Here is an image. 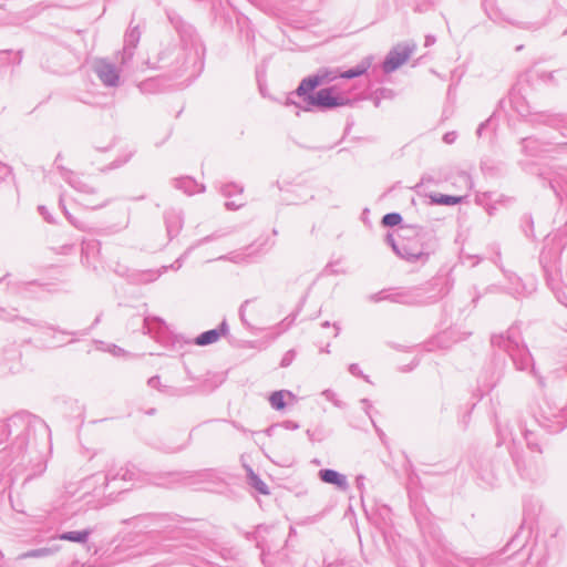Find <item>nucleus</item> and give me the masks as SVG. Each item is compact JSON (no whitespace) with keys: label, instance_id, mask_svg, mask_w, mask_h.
<instances>
[{"label":"nucleus","instance_id":"1","mask_svg":"<svg viewBox=\"0 0 567 567\" xmlns=\"http://www.w3.org/2000/svg\"><path fill=\"white\" fill-rule=\"evenodd\" d=\"M566 425L567 416L565 410L545 400L537 411L534 412L530 421L519 424L518 430L526 441L527 447L540 454L543 450L536 427H540L547 433H558Z\"/></svg>","mask_w":567,"mask_h":567},{"label":"nucleus","instance_id":"2","mask_svg":"<svg viewBox=\"0 0 567 567\" xmlns=\"http://www.w3.org/2000/svg\"><path fill=\"white\" fill-rule=\"evenodd\" d=\"M38 435L50 441L48 424L37 416L18 413L0 422V442L12 437V444L18 450L25 449L31 439L37 443Z\"/></svg>","mask_w":567,"mask_h":567},{"label":"nucleus","instance_id":"3","mask_svg":"<svg viewBox=\"0 0 567 567\" xmlns=\"http://www.w3.org/2000/svg\"><path fill=\"white\" fill-rule=\"evenodd\" d=\"M491 343L508 354L516 370L530 373L539 386L545 385L544 378L538 374L534 359L516 327H511L505 333L492 336Z\"/></svg>","mask_w":567,"mask_h":567},{"label":"nucleus","instance_id":"4","mask_svg":"<svg viewBox=\"0 0 567 567\" xmlns=\"http://www.w3.org/2000/svg\"><path fill=\"white\" fill-rule=\"evenodd\" d=\"M416 229L417 241H402L400 246H394V252L410 262L427 259L436 248V238L432 233L424 231L421 227Z\"/></svg>","mask_w":567,"mask_h":567},{"label":"nucleus","instance_id":"5","mask_svg":"<svg viewBox=\"0 0 567 567\" xmlns=\"http://www.w3.org/2000/svg\"><path fill=\"white\" fill-rule=\"evenodd\" d=\"M433 291L434 288L432 287V285H426L424 287H413L393 295H385L384 291H380L378 293L370 296V300L373 302L390 300L392 302H399L410 306H421L432 303L437 300L439 292Z\"/></svg>","mask_w":567,"mask_h":567},{"label":"nucleus","instance_id":"6","mask_svg":"<svg viewBox=\"0 0 567 567\" xmlns=\"http://www.w3.org/2000/svg\"><path fill=\"white\" fill-rule=\"evenodd\" d=\"M306 106H300L302 111L309 112L313 107L320 110H332L351 103V100L344 95L337 94V86H329L317 91L315 94H308L305 99ZM287 105H299L290 97L287 99Z\"/></svg>","mask_w":567,"mask_h":567},{"label":"nucleus","instance_id":"7","mask_svg":"<svg viewBox=\"0 0 567 567\" xmlns=\"http://www.w3.org/2000/svg\"><path fill=\"white\" fill-rule=\"evenodd\" d=\"M92 70L104 86L116 87L120 85V69L107 59H96Z\"/></svg>","mask_w":567,"mask_h":567},{"label":"nucleus","instance_id":"8","mask_svg":"<svg viewBox=\"0 0 567 567\" xmlns=\"http://www.w3.org/2000/svg\"><path fill=\"white\" fill-rule=\"evenodd\" d=\"M62 158L61 154H58L54 159V165L56 169H59L61 177L78 193L84 195H93L96 193L95 186L89 181L82 178L74 172L66 169L64 166L60 164Z\"/></svg>","mask_w":567,"mask_h":567},{"label":"nucleus","instance_id":"9","mask_svg":"<svg viewBox=\"0 0 567 567\" xmlns=\"http://www.w3.org/2000/svg\"><path fill=\"white\" fill-rule=\"evenodd\" d=\"M414 51V47L398 44L385 56L382 69L384 73H391L404 64Z\"/></svg>","mask_w":567,"mask_h":567},{"label":"nucleus","instance_id":"10","mask_svg":"<svg viewBox=\"0 0 567 567\" xmlns=\"http://www.w3.org/2000/svg\"><path fill=\"white\" fill-rule=\"evenodd\" d=\"M169 20L175 27L176 31L178 32L181 41L184 43V45H189L192 49L195 50V53L197 55L200 44L197 39L195 29L190 24L184 22L181 18L169 17Z\"/></svg>","mask_w":567,"mask_h":567},{"label":"nucleus","instance_id":"11","mask_svg":"<svg viewBox=\"0 0 567 567\" xmlns=\"http://www.w3.org/2000/svg\"><path fill=\"white\" fill-rule=\"evenodd\" d=\"M141 39V31L138 25H133L131 22L128 30L124 37V47L121 52V64H126L133 56L134 50L137 47Z\"/></svg>","mask_w":567,"mask_h":567},{"label":"nucleus","instance_id":"12","mask_svg":"<svg viewBox=\"0 0 567 567\" xmlns=\"http://www.w3.org/2000/svg\"><path fill=\"white\" fill-rule=\"evenodd\" d=\"M318 477L326 484L334 485L338 489L346 492L349 488L347 476L331 468H322Z\"/></svg>","mask_w":567,"mask_h":567},{"label":"nucleus","instance_id":"13","mask_svg":"<svg viewBox=\"0 0 567 567\" xmlns=\"http://www.w3.org/2000/svg\"><path fill=\"white\" fill-rule=\"evenodd\" d=\"M228 332V324L226 320H223L221 323L216 329H210L202 332L195 339V343L197 346H209L218 341V339Z\"/></svg>","mask_w":567,"mask_h":567},{"label":"nucleus","instance_id":"14","mask_svg":"<svg viewBox=\"0 0 567 567\" xmlns=\"http://www.w3.org/2000/svg\"><path fill=\"white\" fill-rule=\"evenodd\" d=\"M372 62H373V56L368 55V56L363 58L355 66L350 68L342 72L339 71V79L350 80V79L361 76L364 73H367V71L371 68Z\"/></svg>","mask_w":567,"mask_h":567},{"label":"nucleus","instance_id":"15","mask_svg":"<svg viewBox=\"0 0 567 567\" xmlns=\"http://www.w3.org/2000/svg\"><path fill=\"white\" fill-rule=\"evenodd\" d=\"M372 62H373V56L368 55V56L363 58L355 66L350 68L342 72L339 71V79L350 80V79L361 76L364 73H367V71L371 68Z\"/></svg>","mask_w":567,"mask_h":567},{"label":"nucleus","instance_id":"16","mask_svg":"<svg viewBox=\"0 0 567 567\" xmlns=\"http://www.w3.org/2000/svg\"><path fill=\"white\" fill-rule=\"evenodd\" d=\"M0 318L3 319V320L17 319L18 321H21L23 323L30 324L31 327L35 328L39 331H44V330L56 331L55 328H53L52 326H49V324H47V323H44L42 321H35V320H29V319H24V318H19L17 315L12 313L11 311H7L3 308H0Z\"/></svg>","mask_w":567,"mask_h":567},{"label":"nucleus","instance_id":"17","mask_svg":"<svg viewBox=\"0 0 567 567\" xmlns=\"http://www.w3.org/2000/svg\"><path fill=\"white\" fill-rule=\"evenodd\" d=\"M175 187L183 190L187 195H194L205 190L204 185L198 184L194 178L188 176L175 179Z\"/></svg>","mask_w":567,"mask_h":567},{"label":"nucleus","instance_id":"18","mask_svg":"<svg viewBox=\"0 0 567 567\" xmlns=\"http://www.w3.org/2000/svg\"><path fill=\"white\" fill-rule=\"evenodd\" d=\"M135 476V472L128 467H121L118 471L113 472L109 470L104 475V486L107 487L112 482H116L118 480L123 482L133 481Z\"/></svg>","mask_w":567,"mask_h":567},{"label":"nucleus","instance_id":"19","mask_svg":"<svg viewBox=\"0 0 567 567\" xmlns=\"http://www.w3.org/2000/svg\"><path fill=\"white\" fill-rule=\"evenodd\" d=\"M318 86H320V81L315 74H312L301 80L295 91V94L305 100L308 94H313L312 91Z\"/></svg>","mask_w":567,"mask_h":567},{"label":"nucleus","instance_id":"20","mask_svg":"<svg viewBox=\"0 0 567 567\" xmlns=\"http://www.w3.org/2000/svg\"><path fill=\"white\" fill-rule=\"evenodd\" d=\"M550 188L559 196L560 192L567 193V169L563 168L559 172H555L551 177L548 178Z\"/></svg>","mask_w":567,"mask_h":567},{"label":"nucleus","instance_id":"21","mask_svg":"<svg viewBox=\"0 0 567 567\" xmlns=\"http://www.w3.org/2000/svg\"><path fill=\"white\" fill-rule=\"evenodd\" d=\"M92 534V529L86 528L83 530H72V532H63L60 535H58L53 540H68L79 544H85Z\"/></svg>","mask_w":567,"mask_h":567},{"label":"nucleus","instance_id":"22","mask_svg":"<svg viewBox=\"0 0 567 567\" xmlns=\"http://www.w3.org/2000/svg\"><path fill=\"white\" fill-rule=\"evenodd\" d=\"M20 353L17 351H11L8 357L4 358L3 362L0 364L1 373H17L21 369L20 362Z\"/></svg>","mask_w":567,"mask_h":567},{"label":"nucleus","instance_id":"23","mask_svg":"<svg viewBox=\"0 0 567 567\" xmlns=\"http://www.w3.org/2000/svg\"><path fill=\"white\" fill-rule=\"evenodd\" d=\"M60 548H61V546L59 544L53 543V544L44 546V547H40V548L28 550V551L23 553L20 557L21 558H43V557H49V556H52L55 553H58L60 550Z\"/></svg>","mask_w":567,"mask_h":567},{"label":"nucleus","instance_id":"24","mask_svg":"<svg viewBox=\"0 0 567 567\" xmlns=\"http://www.w3.org/2000/svg\"><path fill=\"white\" fill-rule=\"evenodd\" d=\"M218 238L217 235L213 234V235H209V236H206L199 240H197L196 243H194L179 258H177L171 266L169 268L171 269H174V270H178L182 265H183V260L184 258L195 248L206 244V243H209L214 239Z\"/></svg>","mask_w":567,"mask_h":567},{"label":"nucleus","instance_id":"25","mask_svg":"<svg viewBox=\"0 0 567 567\" xmlns=\"http://www.w3.org/2000/svg\"><path fill=\"white\" fill-rule=\"evenodd\" d=\"M477 475L480 480L488 486H493L496 482V475L491 468V464L488 462H483L477 470Z\"/></svg>","mask_w":567,"mask_h":567},{"label":"nucleus","instance_id":"26","mask_svg":"<svg viewBox=\"0 0 567 567\" xmlns=\"http://www.w3.org/2000/svg\"><path fill=\"white\" fill-rule=\"evenodd\" d=\"M512 456L517 466V470L520 472L523 476L532 481H535L538 477V471H534L532 467L526 466V464L524 463V461L520 460L517 453L512 452Z\"/></svg>","mask_w":567,"mask_h":567},{"label":"nucleus","instance_id":"27","mask_svg":"<svg viewBox=\"0 0 567 567\" xmlns=\"http://www.w3.org/2000/svg\"><path fill=\"white\" fill-rule=\"evenodd\" d=\"M497 434L499 442L498 444H505L511 441L514 445L516 444L517 437L514 433V426L511 424L497 425Z\"/></svg>","mask_w":567,"mask_h":567},{"label":"nucleus","instance_id":"28","mask_svg":"<svg viewBox=\"0 0 567 567\" xmlns=\"http://www.w3.org/2000/svg\"><path fill=\"white\" fill-rule=\"evenodd\" d=\"M165 220H166L167 234L171 238H173L174 236H176L178 234L179 229L182 228V224H183L182 217L177 214L166 215Z\"/></svg>","mask_w":567,"mask_h":567},{"label":"nucleus","instance_id":"29","mask_svg":"<svg viewBox=\"0 0 567 567\" xmlns=\"http://www.w3.org/2000/svg\"><path fill=\"white\" fill-rule=\"evenodd\" d=\"M432 204L453 206L462 202L461 196L444 195V194H432L430 195Z\"/></svg>","mask_w":567,"mask_h":567},{"label":"nucleus","instance_id":"30","mask_svg":"<svg viewBox=\"0 0 567 567\" xmlns=\"http://www.w3.org/2000/svg\"><path fill=\"white\" fill-rule=\"evenodd\" d=\"M248 484L254 487L257 492H259L262 495L269 494V488L267 484L257 475L254 473L251 468L248 470Z\"/></svg>","mask_w":567,"mask_h":567},{"label":"nucleus","instance_id":"31","mask_svg":"<svg viewBox=\"0 0 567 567\" xmlns=\"http://www.w3.org/2000/svg\"><path fill=\"white\" fill-rule=\"evenodd\" d=\"M288 394L289 396H293V394L290 391L279 390L275 391L269 396V402L272 409L275 410H282L286 406L285 395Z\"/></svg>","mask_w":567,"mask_h":567},{"label":"nucleus","instance_id":"32","mask_svg":"<svg viewBox=\"0 0 567 567\" xmlns=\"http://www.w3.org/2000/svg\"><path fill=\"white\" fill-rule=\"evenodd\" d=\"M100 243L97 240H83L82 241V262L89 264V257L94 251L99 252Z\"/></svg>","mask_w":567,"mask_h":567},{"label":"nucleus","instance_id":"33","mask_svg":"<svg viewBox=\"0 0 567 567\" xmlns=\"http://www.w3.org/2000/svg\"><path fill=\"white\" fill-rule=\"evenodd\" d=\"M522 148L526 155L536 156L539 153L540 144L536 138L526 137L522 140Z\"/></svg>","mask_w":567,"mask_h":567},{"label":"nucleus","instance_id":"34","mask_svg":"<svg viewBox=\"0 0 567 567\" xmlns=\"http://www.w3.org/2000/svg\"><path fill=\"white\" fill-rule=\"evenodd\" d=\"M315 75L319 79L320 85H322L339 79V70L323 68L318 70Z\"/></svg>","mask_w":567,"mask_h":567},{"label":"nucleus","instance_id":"35","mask_svg":"<svg viewBox=\"0 0 567 567\" xmlns=\"http://www.w3.org/2000/svg\"><path fill=\"white\" fill-rule=\"evenodd\" d=\"M59 206L60 208L62 209L63 214L65 215L66 219L78 229L80 230H86L87 227L86 225L83 223V221H80L78 220L75 217H73L69 210L66 209L65 205H64V199H63V196L60 195V198H59Z\"/></svg>","mask_w":567,"mask_h":567},{"label":"nucleus","instance_id":"36","mask_svg":"<svg viewBox=\"0 0 567 567\" xmlns=\"http://www.w3.org/2000/svg\"><path fill=\"white\" fill-rule=\"evenodd\" d=\"M402 216L399 213H388L382 217V225L385 227H394L401 224Z\"/></svg>","mask_w":567,"mask_h":567},{"label":"nucleus","instance_id":"37","mask_svg":"<svg viewBox=\"0 0 567 567\" xmlns=\"http://www.w3.org/2000/svg\"><path fill=\"white\" fill-rule=\"evenodd\" d=\"M243 192H244V188L234 183L226 184L221 188V194L225 197H233L235 195H241Z\"/></svg>","mask_w":567,"mask_h":567},{"label":"nucleus","instance_id":"38","mask_svg":"<svg viewBox=\"0 0 567 567\" xmlns=\"http://www.w3.org/2000/svg\"><path fill=\"white\" fill-rule=\"evenodd\" d=\"M501 375H502V372L498 371L497 373H493L489 378H485V379L481 380L483 389L485 391L492 390L496 385V383L499 381Z\"/></svg>","mask_w":567,"mask_h":567},{"label":"nucleus","instance_id":"39","mask_svg":"<svg viewBox=\"0 0 567 567\" xmlns=\"http://www.w3.org/2000/svg\"><path fill=\"white\" fill-rule=\"evenodd\" d=\"M321 394H322V396L326 398V400L332 402L336 406H338V408L344 406V404L340 400H338L336 392H333L332 390L327 389V390L322 391Z\"/></svg>","mask_w":567,"mask_h":567},{"label":"nucleus","instance_id":"40","mask_svg":"<svg viewBox=\"0 0 567 567\" xmlns=\"http://www.w3.org/2000/svg\"><path fill=\"white\" fill-rule=\"evenodd\" d=\"M152 322H155L158 326L164 324L162 319H158V318H154V319L145 318L144 321H143L144 333H150V334L152 333V331H153Z\"/></svg>","mask_w":567,"mask_h":567},{"label":"nucleus","instance_id":"41","mask_svg":"<svg viewBox=\"0 0 567 567\" xmlns=\"http://www.w3.org/2000/svg\"><path fill=\"white\" fill-rule=\"evenodd\" d=\"M295 357H296L295 350L287 351L281 359L280 367H282V368L289 367L292 363V361L295 360Z\"/></svg>","mask_w":567,"mask_h":567},{"label":"nucleus","instance_id":"42","mask_svg":"<svg viewBox=\"0 0 567 567\" xmlns=\"http://www.w3.org/2000/svg\"><path fill=\"white\" fill-rule=\"evenodd\" d=\"M38 210L40 213V215L50 224H53L54 223V219L53 217L51 216V214L49 213L48 208L43 205L39 206L38 207Z\"/></svg>","mask_w":567,"mask_h":567},{"label":"nucleus","instance_id":"43","mask_svg":"<svg viewBox=\"0 0 567 567\" xmlns=\"http://www.w3.org/2000/svg\"><path fill=\"white\" fill-rule=\"evenodd\" d=\"M349 372L354 377H362L363 379H365L368 381V377L362 373V371L360 370V368L357 363H351L349 365Z\"/></svg>","mask_w":567,"mask_h":567},{"label":"nucleus","instance_id":"44","mask_svg":"<svg viewBox=\"0 0 567 567\" xmlns=\"http://www.w3.org/2000/svg\"><path fill=\"white\" fill-rule=\"evenodd\" d=\"M457 138V134L456 132L452 131V132H447L443 135V142L445 144H453Z\"/></svg>","mask_w":567,"mask_h":567},{"label":"nucleus","instance_id":"45","mask_svg":"<svg viewBox=\"0 0 567 567\" xmlns=\"http://www.w3.org/2000/svg\"><path fill=\"white\" fill-rule=\"evenodd\" d=\"M11 174V167L0 162V182Z\"/></svg>","mask_w":567,"mask_h":567},{"label":"nucleus","instance_id":"46","mask_svg":"<svg viewBox=\"0 0 567 567\" xmlns=\"http://www.w3.org/2000/svg\"><path fill=\"white\" fill-rule=\"evenodd\" d=\"M249 303L250 300H245L239 308V317L244 324H248V322L246 321L245 311Z\"/></svg>","mask_w":567,"mask_h":567},{"label":"nucleus","instance_id":"47","mask_svg":"<svg viewBox=\"0 0 567 567\" xmlns=\"http://www.w3.org/2000/svg\"><path fill=\"white\" fill-rule=\"evenodd\" d=\"M244 205V202L243 200H229V202H226L225 203V206L227 209H238L239 207H241Z\"/></svg>","mask_w":567,"mask_h":567},{"label":"nucleus","instance_id":"48","mask_svg":"<svg viewBox=\"0 0 567 567\" xmlns=\"http://www.w3.org/2000/svg\"><path fill=\"white\" fill-rule=\"evenodd\" d=\"M148 385L151 388H154V389H158L161 390V379L159 377L155 375V377H152L150 380H148Z\"/></svg>","mask_w":567,"mask_h":567},{"label":"nucleus","instance_id":"49","mask_svg":"<svg viewBox=\"0 0 567 567\" xmlns=\"http://www.w3.org/2000/svg\"><path fill=\"white\" fill-rule=\"evenodd\" d=\"M364 480L365 477L363 475H358L355 477V486L357 488L362 492L363 487H364Z\"/></svg>","mask_w":567,"mask_h":567},{"label":"nucleus","instance_id":"50","mask_svg":"<svg viewBox=\"0 0 567 567\" xmlns=\"http://www.w3.org/2000/svg\"><path fill=\"white\" fill-rule=\"evenodd\" d=\"M33 287H35V284H34V282L25 284V285L22 287L23 296H24V297H28L29 291H30V290H31V288H33Z\"/></svg>","mask_w":567,"mask_h":567},{"label":"nucleus","instance_id":"51","mask_svg":"<svg viewBox=\"0 0 567 567\" xmlns=\"http://www.w3.org/2000/svg\"><path fill=\"white\" fill-rule=\"evenodd\" d=\"M284 426L288 430H297L299 427V425L293 421H286Z\"/></svg>","mask_w":567,"mask_h":567},{"label":"nucleus","instance_id":"52","mask_svg":"<svg viewBox=\"0 0 567 567\" xmlns=\"http://www.w3.org/2000/svg\"><path fill=\"white\" fill-rule=\"evenodd\" d=\"M385 240L392 247L393 250H394V246H400V244H398L395 241V239L393 238V236L390 234L386 236Z\"/></svg>","mask_w":567,"mask_h":567},{"label":"nucleus","instance_id":"53","mask_svg":"<svg viewBox=\"0 0 567 567\" xmlns=\"http://www.w3.org/2000/svg\"><path fill=\"white\" fill-rule=\"evenodd\" d=\"M360 402L363 405L364 412L369 415V410L371 408L370 401L368 399H362Z\"/></svg>","mask_w":567,"mask_h":567},{"label":"nucleus","instance_id":"54","mask_svg":"<svg viewBox=\"0 0 567 567\" xmlns=\"http://www.w3.org/2000/svg\"><path fill=\"white\" fill-rule=\"evenodd\" d=\"M557 299L560 303L565 305L567 307V295L565 292L559 293L557 296Z\"/></svg>","mask_w":567,"mask_h":567},{"label":"nucleus","instance_id":"55","mask_svg":"<svg viewBox=\"0 0 567 567\" xmlns=\"http://www.w3.org/2000/svg\"><path fill=\"white\" fill-rule=\"evenodd\" d=\"M131 157V155L126 156L123 161L118 162V161H115L113 164H112V168H116V167H120L121 165H123L124 163H126L128 161V158Z\"/></svg>","mask_w":567,"mask_h":567},{"label":"nucleus","instance_id":"56","mask_svg":"<svg viewBox=\"0 0 567 567\" xmlns=\"http://www.w3.org/2000/svg\"><path fill=\"white\" fill-rule=\"evenodd\" d=\"M114 355H120L122 352H124L123 349H121L120 347L117 346H113L112 349L110 350Z\"/></svg>","mask_w":567,"mask_h":567},{"label":"nucleus","instance_id":"57","mask_svg":"<svg viewBox=\"0 0 567 567\" xmlns=\"http://www.w3.org/2000/svg\"><path fill=\"white\" fill-rule=\"evenodd\" d=\"M487 125V121L486 122H483L478 125L477 130H476V134L477 136H482V133H483V130L486 127Z\"/></svg>","mask_w":567,"mask_h":567},{"label":"nucleus","instance_id":"58","mask_svg":"<svg viewBox=\"0 0 567 567\" xmlns=\"http://www.w3.org/2000/svg\"><path fill=\"white\" fill-rule=\"evenodd\" d=\"M540 78H542L543 80H545V81H547V80H551V79H553V73H550V72H549V73L544 72V73L540 75Z\"/></svg>","mask_w":567,"mask_h":567},{"label":"nucleus","instance_id":"59","mask_svg":"<svg viewBox=\"0 0 567 567\" xmlns=\"http://www.w3.org/2000/svg\"><path fill=\"white\" fill-rule=\"evenodd\" d=\"M372 424L373 426L375 427V431L377 433L379 434L380 437H382L384 435V433L377 426V424L374 423V421H372Z\"/></svg>","mask_w":567,"mask_h":567},{"label":"nucleus","instance_id":"60","mask_svg":"<svg viewBox=\"0 0 567 567\" xmlns=\"http://www.w3.org/2000/svg\"><path fill=\"white\" fill-rule=\"evenodd\" d=\"M332 326H333V328L336 329L334 337H338L339 331H340V327H339V324H338V323H336V322H334Z\"/></svg>","mask_w":567,"mask_h":567},{"label":"nucleus","instance_id":"61","mask_svg":"<svg viewBox=\"0 0 567 567\" xmlns=\"http://www.w3.org/2000/svg\"><path fill=\"white\" fill-rule=\"evenodd\" d=\"M511 24L513 25H517L519 28H525V25H522L520 23L516 22V21H513V20H507Z\"/></svg>","mask_w":567,"mask_h":567},{"label":"nucleus","instance_id":"62","mask_svg":"<svg viewBox=\"0 0 567 567\" xmlns=\"http://www.w3.org/2000/svg\"><path fill=\"white\" fill-rule=\"evenodd\" d=\"M478 565H481V563H480V561H472V563L470 564V566H471V567H478Z\"/></svg>","mask_w":567,"mask_h":567},{"label":"nucleus","instance_id":"63","mask_svg":"<svg viewBox=\"0 0 567 567\" xmlns=\"http://www.w3.org/2000/svg\"><path fill=\"white\" fill-rule=\"evenodd\" d=\"M322 328H328L330 327V322L329 321H324L321 323Z\"/></svg>","mask_w":567,"mask_h":567},{"label":"nucleus","instance_id":"64","mask_svg":"<svg viewBox=\"0 0 567 567\" xmlns=\"http://www.w3.org/2000/svg\"><path fill=\"white\" fill-rule=\"evenodd\" d=\"M118 489H120V492H124V491H127L128 488L125 487L124 485H121V486H118Z\"/></svg>","mask_w":567,"mask_h":567}]
</instances>
